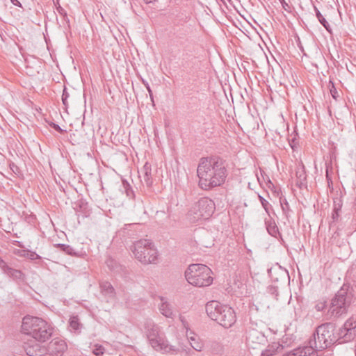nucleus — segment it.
<instances>
[{"instance_id":"24","label":"nucleus","mask_w":356,"mask_h":356,"mask_svg":"<svg viewBox=\"0 0 356 356\" xmlns=\"http://www.w3.org/2000/svg\"><path fill=\"white\" fill-rule=\"evenodd\" d=\"M122 187L127 197L129 198L134 197V193L131 186L126 180H122Z\"/></svg>"},{"instance_id":"22","label":"nucleus","mask_w":356,"mask_h":356,"mask_svg":"<svg viewBox=\"0 0 356 356\" xmlns=\"http://www.w3.org/2000/svg\"><path fill=\"white\" fill-rule=\"evenodd\" d=\"M265 224L266 229L270 235L274 237H277V234H280L279 229L274 221L271 220H265Z\"/></svg>"},{"instance_id":"42","label":"nucleus","mask_w":356,"mask_h":356,"mask_svg":"<svg viewBox=\"0 0 356 356\" xmlns=\"http://www.w3.org/2000/svg\"><path fill=\"white\" fill-rule=\"evenodd\" d=\"M354 210H355V212H356V197H355V200Z\"/></svg>"},{"instance_id":"27","label":"nucleus","mask_w":356,"mask_h":356,"mask_svg":"<svg viewBox=\"0 0 356 356\" xmlns=\"http://www.w3.org/2000/svg\"><path fill=\"white\" fill-rule=\"evenodd\" d=\"M61 250H63V252H65L66 253L69 254H72V251H73V249L72 247H70L69 245H65V244H58L57 245Z\"/></svg>"},{"instance_id":"37","label":"nucleus","mask_w":356,"mask_h":356,"mask_svg":"<svg viewBox=\"0 0 356 356\" xmlns=\"http://www.w3.org/2000/svg\"><path fill=\"white\" fill-rule=\"evenodd\" d=\"M12 3L16 6L22 7L21 3L18 0H10Z\"/></svg>"},{"instance_id":"15","label":"nucleus","mask_w":356,"mask_h":356,"mask_svg":"<svg viewBox=\"0 0 356 356\" xmlns=\"http://www.w3.org/2000/svg\"><path fill=\"white\" fill-rule=\"evenodd\" d=\"M139 177L143 184H145L147 186H151L153 183L152 177V168L151 165L146 163L141 170L139 172Z\"/></svg>"},{"instance_id":"14","label":"nucleus","mask_w":356,"mask_h":356,"mask_svg":"<svg viewBox=\"0 0 356 356\" xmlns=\"http://www.w3.org/2000/svg\"><path fill=\"white\" fill-rule=\"evenodd\" d=\"M6 275L12 278L17 283H24L26 282V275L20 270L13 268L8 266L3 271Z\"/></svg>"},{"instance_id":"23","label":"nucleus","mask_w":356,"mask_h":356,"mask_svg":"<svg viewBox=\"0 0 356 356\" xmlns=\"http://www.w3.org/2000/svg\"><path fill=\"white\" fill-rule=\"evenodd\" d=\"M314 10L316 13V16L319 21V22L325 27V29L328 31L331 32V29L329 23L326 21L325 17L322 15L321 12L318 10L316 7L314 6Z\"/></svg>"},{"instance_id":"13","label":"nucleus","mask_w":356,"mask_h":356,"mask_svg":"<svg viewBox=\"0 0 356 356\" xmlns=\"http://www.w3.org/2000/svg\"><path fill=\"white\" fill-rule=\"evenodd\" d=\"M24 348L29 356H47V348L35 341L26 343Z\"/></svg>"},{"instance_id":"33","label":"nucleus","mask_w":356,"mask_h":356,"mask_svg":"<svg viewBox=\"0 0 356 356\" xmlns=\"http://www.w3.org/2000/svg\"><path fill=\"white\" fill-rule=\"evenodd\" d=\"M268 291L269 293H270L273 295H275L276 296L278 294V290H277V286H270L268 288Z\"/></svg>"},{"instance_id":"39","label":"nucleus","mask_w":356,"mask_h":356,"mask_svg":"<svg viewBox=\"0 0 356 356\" xmlns=\"http://www.w3.org/2000/svg\"><path fill=\"white\" fill-rule=\"evenodd\" d=\"M338 211H339V209H334V213L332 214L333 218H335L336 217L338 216V215H339L338 214Z\"/></svg>"},{"instance_id":"1","label":"nucleus","mask_w":356,"mask_h":356,"mask_svg":"<svg viewBox=\"0 0 356 356\" xmlns=\"http://www.w3.org/2000/svg\"><path fill=\"white\" fill-rule=\"evenodd\" d=\"M334 326L330 323L322 324L316 329L308 346L312 348L314 356H316V352L325 350L338 341L342 343L353 340L356 336V318L348 319L337 335L334 334Z\"/></svg>"},{"instance_id":"38","label":"nucleus","mask_w":356,"mask_h":356,"mask_svg":"<svg viewBox=\"0 0 356 356\" xmlns=\"http://www.w3.org/2000/svg\"><path fill=\"white\" fill-rule=\"evenodd\" d=\"M53 127L54 128L55 130L59 131V132H63V129L60 127L59 125L56 124H53Z\"/></svg>"},{"instance_id":"5","label":"nucleus","mask_w":356,"mask_h":356,"mask_svg":"<svg viewBox=\"0 0 356 356\" xmlns=\"http://www.w3.org/2000/svg\"><path fill=\"white\" fill-rule=\"evenodd\" d=\"M185 277L190 284L197 287L208 286L213 282L211 270L201 264H191L185 271Z\"/></svg>"},{"instance_id":"25","label":"nucleus","mask_w":356,"mask_h":356,"mask_svg":"<svg viewBox=\"0 0 356 356\" xmlns=\"http://www.w3.org/2000/svg\"><path fill=\"white\" fill-rule=\"evenodd\" d=\"M105 348L100 344H95L92 348V352L96 356H101L104 353Z\"/></svg>"},{"instance_id":"11","label":"nucleus","mask_w":356,"mask_h":356,"mask_svg":"<svg viewBox=\"0 0 356 356\" xmlns=\"http://www.w3.org/2000/svg\"><path fill=\"white\" fill-rule=\"evenodd\" d=\"M246 341L249 346L255 348L257 345L264 343L266 341V338L261 331L250 326L246 332Z\"/></svg>"},{"instance_id":"26","label":"nucleus","mask_w":356,"mask_h":356,"mask_svg":"<svg viewBox=\"0 0 356 356\" xmlns=\"http://www.w3.org/2000/svg\"><path fill=\"white\" fill-rule=\"evenodd\" d=\"M259 201H260L263 208L264 209L266 212L268 214V216H270V214H269V208L270 207V204H269V202L266 200H265L261 195H259Z\"/></svg>"},{"instance_id":"3","label":"nucleus","mask_w":356,"mask_h":356,"mask_svg":"<svg viewBox=\"0 0 356 356\" xmlns=\"http://www.w3.org/2000/svg\"><path fill=\"white\" fill-rule=\"evenodd\" d=\"M54 328L44 319L27 315L23 318L22 332L38 342H45L52 336Z\"/></svg>"},{"instance_id":"35","label":"nucleus","mask_w":356,"mask_h":356,"mask_svg":"<svg viewBox=\"0 0 356 356\" xmlns=\"http://www.w3.org/2000/svg\"><path fill=\"white\" fill-rule=\"evenodd\" d=\"M28 257L30 259L32 260L40 259V257L34 252H31L30 253H29Z\"/></svg>"},{"instance_id":"36","label":"nucleus","mask_w":356,"mask_h":356,"mask_svg":"<svg viewBox=\"0 0 356 356\" xmlns=\"http://www.w3.org/2000/svg\"><path fill=\"white\" fill-rule=\"evenodd\" d=\"M8 266V265L6 263L5 261L2 259L0 257V268L3 270V272L6 270V268Z\"/></svg>"},{"instance_id":"28","label":"nucleus","mask_w":356,"mask_h":356,"mask_svg":"<svg viewBox=\"0 0 356 356\" xmlns=\"http://www.w3.org/2000/svg\"><path fill=\"white\" fill-rule=\"evenodd\" d=\"M281 207L284 214L286 216V218H288L290 211L289 203L286 202V204H283V202L281 201Z\"/></svg>"},{"instance_id":"32","label":"nucleus","mask_w":356,"mask_h":356,"mask_svg":"<svg viewBox=\"0 0 356 356\" xmlns=\"http://www.w3.org/2000/svg\"><path fill=\"white\" fill-rule=\"evenodd\" d=\"M106 264L111 270H115L116 263L113 259H108L106 261Z\"/></svg>"},{"instance_id":"4","label":"nucleus","mask_w":356,"mask_h":356,"mask_svg":"<svg viewBox=\"0 0 356 356\" xmlns=\"http://www.w3.org/2000/svg\"><path fill=\"white\" fill-rule=\"evenodd\" d=\"M208 316L225 328L231 327L236 321L234 309L218 301L208 302L205 307Z\"/></svg>"},{"instance_id":"12","label":"nucleus","mask_w":356,"mask_h":356,"mask_svg":"<svg viewBox=\"0 0 356 356\" xmlns=\"http://www.w3.org/2000/svg\"><path fill=\"white\" fill-rule=\"evenodd\" d=\"M159 300L161 302L159 305V310L161 314L166 318H173L175 316V309L172 302L164 297H160Z\"/></svg>"},{"instance_id":"6","label":"nucleus","mask_w":356,"mask_h":356,"mask_svg":"<svg viewBox=\"0 0 356 356\" xmlns=\"http://www.w3.org/2000/svg\"><path fill=\"white\" fill-rule=\"evenodd\" d=\"M145 328L149 343L155 350L163 353L176 351L175 347L169 344L165 334L157 325L149 321L145 323Z\"/></svg>"},{"instance_id":"31","label":"nucleus","mask_w":356,"mask_h":356,"mask_svg":"<svg viewBox=\"0 0 356 356\" xmlns=\"http://www.w3.org/2000/svg\"><path fill=\"white\" fill-rule=\"evenodd\" d=\"M330 83H332V88H330V93H331L332 97L334 99H337V97L339 96L338 92H337L336 88H334L333 83L332 81H330Z\"/></svg>"},{"instance_id":"10","label":"nucleus","mask_w":356,"mask_h":356,"mask_svg":"<svg viewBox=\"0 0 356 356\" xmlns=\"http://www.w3.org/2000/svg\"><path fill=\"white\" fill-rule=\"evenodd\" d=\"M67 349V346L65 341L54 339L47 348V356H63Z\"/></svg>"},{"instance_id":"21","label":"nucleus","mask_w":356,"mask_h":356,"mask_svg":"<svg viewBox=\"0 0 356 356\" xmlns=\"http://www.w3.org/2000/svg\"><path fill=\"white\" fill-rule=\"evenodd\" d=\"M101 291L105 296L112 298L115 296V289L108 282H103L100 284Z\"/></svg>"},{"instance_id":"43","label":"nucleus","mask_w":356,"mask_h":356,"mask_svg":"<svg viewBox=\"0 0 356 356\" xmlns=\"http://www.w3.org/2000/svg\"><path fill=\"white\" fill-rule=\"evenodd\" d=\"M147 89L148 92H149V93H151L152 90H151V89H150V88H149V86H147Z\"/></svg>"},{"instance_id":"40","label":"nucleus","mask_w":356,"mask_h":356,"mask_svg":"<svg viewBox=\"0 0 356 356\" xmlns=\"http://www.w3.org/2000/svg\"><path fill=\"white\" fill-rule=\"evenodd\" d=\"M352 280H353V282L355 286H356V275H353Z\"/></svg>"},{"instance_id":"18","label":"nucleus","mask_w":356,"mask_h":356,"mask_svg":"<svg viewBox=\"0 0 356 356\" xmlns=\"http://www.w3.org/2000/svg\"><path fill=\"white\" fill-rule=\"evenodd\" d=\"M186 336L192 348L197 351H201L203 348V343L198 336L192 331H190V333L187 334Z\"/></svg>"},{"instance_id":"8","label":"nucleus","mask_w":356,"mask_h":356,"mask_svg":"<svg viewBox=\"0 0 356 356\" xmlns=\"http://www.w3.org/2000/svg\"><path fill=\"white\" fill-rule=\"evenodd\" d=\"M353 300V296L348 289L343 286L332 299L330 306L328 310V315L331 318H339L347 312Z\"/></svg>"},{"instance_id":"7","label":"nucleus","mask_w":356,"mask_h":356,"mask_svg":"<svg viewBox=\"0 0 356 356\" xmlns=\"http://www.w3.org/2000/svg\"><path fill=\"white\" fill-rule=\"evenodd\" d=\"M135 258L143 264H155L158 252L154 243L148 239L136 241L131 248Z\"/></svg>"},{"instance_id":"9","label":"nucleus","mask_w":356,"mask_h":356,"mask_svg":"<svg viewBox=\"0 0 356 356\" xmlns=\"http://www.w3.org/2000/svg\"><path fill=\"white\" fill-rule=\"evenodd\" d=\"M215 210V204L209 197H202L191 206L187 218L191 222H196L201 220L209 219Z\"/></svg>"},{"instance_id":"2","label":"nucleus","mask_w":356,"mask_h":356,"mask_svg":"<svg viewBox=\"0 0 356 356\" xmlns=\"http://www.w3.org/2000/svg\"><path fill=\"white\" fill-rule=\"evenodd\" d=\"M197 174L200 188L208 190L224 184L227 170L225 161L219 157L202 158Z\"/></svg>"},{"instance_id":"20","label":"nucleus","mask_w":356,"mask_h":356,"mask_svg":"<svg viewBox=\"0 0 356 356\" xmlns=\"http://www.w3.org/2000/svg\"><path fill=\"white\" fill-rule=\"evenodd\" d=\"M69 329L71 332L79 334L82 329V324L79 322L78 316H71L69 320Z\"/></svg>"},{"instance_id":"29","label":"nucleus","mask_w":356,"mask_h":356,"mask_svg":"<svg viewBox=\"0 0 356 356\" xmlns=\"http://www.w3.org/2000/svg\"><path fill=\"white\" fill-rule=\"evenodd\" d=\"M179 319H180V321H181V322L182 326H183V327L186 329V334H189L191 330H190V329H189V325H188V322H187V321H186V319H185L183 316H179Z\"/></svg>"},{"instance_id":"34","label":"nucleus","mask_w":356,"mask_h":356,"mask_svg":"<svg viewBox=\"0 0 356 356\" xmlns=\"http://www.w3.org/2000/svg\"><path fill=\"white\" fill-rule=\"evenodd\" d=\"M325 302H319L316 305L315 308L317 311H323L325 308Z\"/></svg>"},{"instance_id":"44","label":"nucleus","mask_w":356,"mask_h":356,"mask_svg":"<svg viewBox=\"0 0 356 356\" xmlns=\"http://www.w3.org/2000/svg\"><path fill=\"white\" fill-rule=\"evenodd\" d=\"M281 201L283 202V204H286V202H287V201L286 200V199H284V200H280V202H281Z\"/></svg>"},{"instance_id":"16","label":"nucleus","mask_w":356,"mask_h":356,"mask_svg":"<svg viewBox=\"0 0 356 356\" xmlns=\"http://www.w3.org/2000/svg\"><path fill=\"white\" fill-rule=\"evenodd\" d=\"M283 356H314V353L312 348L305 346L296 348L284 354Z\"/></svg>"},{"instance_id":"19","label":"nucleus","mask_w":356,"mask_h":356,"mask_svg":"<svg viewBox=\"0 0 356 356\" xmlns=\"http://www.w3.org/2000/svg\"><path fill=\"white\" fill-rule=\"evenodd\" d=\"M283 346L278 342H273L269 344L267 348L263 351V356H272L283 350Z\"/></svg>"},{"instance_id":"41","label":"nucleus","mask_w":356,"mask_h":356,"mask_svg":"<svg viewBox=\"0 0 356 356\" xmlns=\"http://www.w3.org/2000/svg\"><path fill=\"white\" fill-rule=\"evenodd\" d=\"M58 11L59 12V13L62 14L63 13V9L61 8V7H59L58 8Z\"/></svg>"},{"instance_id":"17","label":"nucleus","mask_w":356,"mask_h":356,"mask_svg":"<svg viewBox=\"0 0 356 356\" xmlns=\"http://www.w3.org/2000/svg\"><path fill=\"white\" fill-rule=\"evenodd\" d=\"M296 185L300 188H303L307 187V181H306V173L305 170V167L303 165H301L298 168H297L296 171Z\"/></svg>"},{"instance_id":"30","label":"nucleus","mask_w":356,"mask_h":356,"mask_svg":"<svg viewBox=\"0 0 356 356\" xmlns=\"http://www.w3.org/2000/svg\"><path fill=\"white\" fill-rule=\"evenodd\" d=\"M69 96L70 95L67 92L66 88H65L62 95V102L65 106H67V98L69 97Z\"/></svg>"}]
</instances>
